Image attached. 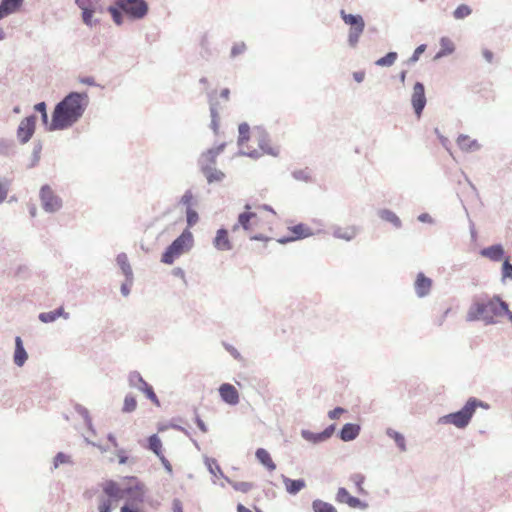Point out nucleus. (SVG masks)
Listing matches in <instances>:
<instances>
[{
  "instance_id": "f257e3e1",
  "label": "nucleus",
  "mask_w": 512,
  "mask_h": 512,
  "mask_svg": "<svg viewBox=\"0 0 512 512\" xmlns=\"http://www.w3.org/2000/svg\"><path fill=\"white\" fill-rule=\"evenodd\" d=\"M88 105L87 92L72 91L68 93L55 105L48 131L65 130L72 127L82 118Z\"/></svg>"
},
{
  "instance_id": "f03ea898",
  "label": "nucleus",
  "mask_w": 512,
  "mask_h": 512,
  "mask_svg": "<svg viewBox=\"0 0 512 512\" xmlns=\"http://www.w3.org/2000/svg\"><path fill=\"white\" fill-rule=\"evenodd\" d=\"M506 316L512 320V311L508 303L502 300L499 295L489 296L483 294L475 296L467 312L466 320H493L494 317Z\"/></svg>"
},
{
  "instance_id": "7ed1b4c3",
  "label": "nucleus",
  "mask_w": 512,
  "mask_h": 512,
  "mask_svg": "<svg viewBox=\"0 0 512 512\" xmlns=\"http://www.w3.org/2000/svg\"><path fill=\"white\" fill-rule=\"evenodd\" d=\"M107 12L114 24L121 26L125 18L132 22L144 19L148 15L149 5L146 0H115L107 7Z\"/></svg>"
},
{
  "instance_id": "20e7f679",
  "label": "nucleus",
  "mask_w": 512,
  "mask_h": 512,
  "mask_svg": "<svg viewBox=\"0 0 512 512\" xmlns=\"http://www.w3.org/2000/svg\"><path fill=\"white\" fill-rule=\"evenodd\" d=\"M477 408L488 410L490 405L476 397H470L460 410L440 417L438 423L452 424L459 429L466 428L470 424Z\"/></svg>"
},
{
  "instance_id": "39448f33",
  "label": "nucleus",
  "mask_w": 512,
  "mask_h": 512,
  "mask_svg": "<svg viewBox=\"0 0 512 512\" xmlns=\"http://www.w3.org/2000/svg\"><path fill=\"white\" fill-rule=\"evenodd\" d=\"M194 246V237L189 229H184L182 233L172 241L161 256V262L171 265L175 259L182 254L189 252Z\"/></svg>"
},
{
  "instance_id": "423d86ee",
  "label": "nucleus",
  "mask_w": 512,
  "mask_h": 512,
  "mask_svg": "<svg viewBox=\"0 0 512 512\" xmlns=\"http://www.w3.org/2000/svg\"><path fill=\"white\" fill-rule=\"evenodd\" d=\"M39 197L42 208L47 213H55L62 208V199L54 193L48 184L40 188Z\"/></svg>"
},
{
  "instance_id": "0eeeda50",
  "label": "nucleus",
  "mask_w": 512,
  "mask_h": 512,
  "mask_svg": "<svg viewBox=\"0 0 512 512\" xmlns=\"http://www.w3.org/2000/svg\"><path fill=\"white\" fill-rule=\"evenodd\" d=\"M226 147V143L223 142L216 147L207 149L202 152L197 160V164L201 173L204 171L215 167L217 162V157L224 151Z\"/></svg>"
},
{
  "instance_id": "6e6552de",
  "label": "nucleus",
  "mask_w": 512,
  "mask_h": 512,
  "mask_svg": "<svg viewBox=\"0 0 512 512\" xmlns=\"http://www.w3.org/2000/svg\"><path fill=\"white\" fill-rule=\"evenodd\" d=\"M37 116L35 114H31L19 123L16 136L17 140L20 144H26L33 137L36 129Z\"/></svg>"
},
{
  "instance_id": "1a4fd4ad",
  "label": "nucleus",
  "mask_w": 512,
  "mask_h": 512,
  "mask_svg": "<svg viewBox=\"0 0 512 512\" xmlns=\"http://www.w3.org/2000/svg\"><path fill=\"white\" fill-rule=\"evenodd\" d=\"M291 235L283 236L277 240L280 244H287L290 242L302 240L311 236H314L316 233L306 224L298 223L294 226L288 227Z\"/></svg>"
},
{
  "instance_id": "9d476101",
  "label": "nucleus",
  "mask_w": 512,
  "mask_h": 512,
  "mask_svg": "<svg viewBox=\"0 0 512 512\" xmlns=\"http://www.w3.org/2000/svg\"><path fill=\"white\" fill-rule=\"evenodd\" d=\"M427 100L425 96V87L422 82H416L413 87L411 96V104L415 115L420 118L426 106Z\"/></svg>"
},
{
  "instance_id": "9b49d317",
  "label": "nucleus",
  "mask_w": 512,
  "mask_h": 512,
  "mask_svg": "<svg viewBox=\"0 0 512 512\" xmlns=\"http://www.w3.org/2000/svg\"><path fill=\"white\" fill-rule=\"evenodd\" d=\"M135 481V484L132 486H128L124 488V496L129 497V501H131L130 504H137L144 502L145 498V486L143 483L138 481L136 478H133Z\"/></svg>"
},
{
  "instance_id": "f8f14e48",
  "label": "nucleus",
  "mask_w": 512,
  "mask_h": 512,
  "mask_svg": "<svg viewBox=\"0 0 512 512\" xmlns=\"http://www.w3.org/2000/svg\"><path fill=\"white\" fill-rule=\"evenodd\" d=\"M432 280L424 273L419 272L414 282V290L419 298L428 296L431 292Z\"/></svg>"
},
{
  "instance_id": "ddd939ff",
  "label": "nucleus",
  "mask_w": 512,
  "mask_h": 512,
  "mask_svg": "<svg viewBox=\"0 0 512 512\" xmlns=\"http://www.w3.org/2000/svg\"><path fill=\"white\" fill-rule=\"evenodd\" d=\"M219 394L221 399L229 405L234 406L239 403V393L232 384H221L219 387Z\"/></svg>"
},
{
  "instance_id": "4468645a",
  "label": "nucleus",
  "mask_w": 512,
  "mask_h": 512,
  "mask_svg": "<svg viewBox=\"0 0 512 512\" xmlns=\"http://www.w3.org/2000/svg\"><path fill=\"white\" fill-rule=\"evenodd\" d=\"M213 246L218 251H229L232 249L233 246L227 229L220 228L217 230L216 236L213 239Z\"/></svg>"
},
{
  "instance_id": "2eb2a0df",
  "label": "nucleus",
  "mask_w": 512,
  "mask_h": 512,
  "mask_svg": "<svg viewBox=\"0 0 512 512\" xmlns=\"http://www.w3.org/2000/svg\"><path fill=\"white\" fill-rule=\"evenodd\" d=\"M361 431V427L356 423H346L338 432V437L344 441L349 442L356 439Z\"/></svg>"
},
{
  "instance_id": "dca6fc26",
  "label": "nucleus",
  "mask_w": 512,
  "mask_h": 512,
  "mask_svg": "<svg viewBox=\"0 0 512 512\" xmlns=\"http://www.w3.org/2000/svg\"><path fill=\"white\" fill-rule=\"evenodd\" d=\"M246 211L240 213L238 215L237 223L233 225L232 230L236 231L239 227H242L245 231H248L251 229V219L256 218L257 214L255 212H250L251 206L249 204H246L244 206Z\"/></svg>"
},
{
  "instance_id": "f3484780",
  "label": "nucleus",
  "mask_w": 512,
  "mask_h": 512,
  "mask_svg": "<svg viewBox=\"0 0 512 512\" xmlns=\"http://www.w3.org/2000/svg\"><path fill=\"white\" fill-rule=\"evenodd\" d=\"M28 359V353L24 347L20 336L15 337V349L13 353V362L16 366L22 367Z\"/></svg>"
},
{
  "instance_id": "a211bd4d",
  "label": "nucleus",
  "mask_w": 512,
  "mask_h": 512,
  "mask_svg": "<svg viewBox=\"0 0 512 512\" xmlns=\"http://www.w3.org/2000/svg\"><path fill=\"white\" fill-rule=\"evenodd\" d=\"M281 479L283 481V484L285 485L287 493L290 495H296L306 487V481L302 478L291 479L282 474Z\"/></svg>"
},
{
  "instance_id": "6ab92c4d",
  "label": "nucleus",
  "mask_w": 512,
  "mask_h": 512,
  "mask_svg": "<svg viewBox=\"0 0 512 512\" xmlns=\"http://www.w3.org/2000/svg\"><path fill=\"white\" fill-rule=\"evenodd\" d=\"M103 492L108 496V499L120 500L124 497V489H121L117 482L114 480H107L103 484Z\"/></svg>"
},
{
  "instance_id": "aec40b11",
  "label": "nucleus",
  "mask_w": 512,
  "mask_h": 512,
  "mask_svg": "<svg viewBox=\"0 0 512 512\" xmlns=\"http://www.w3.org/2000/svg\"><path fill=\"white\" fill-rule=\"evenodd\" d=\"M269 142H270V139H269L268 133L264 129H261L259 131V136H258V146H259V148L264 153H266L268 155L277 156L279 154L278 148L271 147Z\"/></svg>"
},
{
  "instance_id": "412c9836",
  "label": "nucleus",
  "mask_w": 512,
  "mask_h": 512,
  "mask_svg": "<svg viewBox=\"0 0 512 512\" xmlns=\"http://www.w3.org/2000/svg\"><path fill=\"white\" fill-rule=\"evenodd\" d=\"M24 0H1L0 14L5 18L16 13L23 5Z\"/></svg>"
},
{
  "instance_id": "4be33fe9",
  "label": "nucleus",
  "mask_w": 512,
  "mask_h": 512,
  "mask_svg": "<svg viewBox=\"0 0 512 512\" xmlns=\"http://www.w3.org/2000/svg\"><path fill=\"white\" fill-rule=\"evenodd\" d=\"M504 253V248L501 244H494L486 248H483L480 251V254L483 257H487L492 261H500L503 258Z\"/></svg>"
},
{
  "instance_id": "5701e85b",
  "label": "nucleus",
  "mask_w": 512,
  "mask_h": 512,
  "mask_svg": "<svg viewBox=\"0 0 512 512\" xmlns=\"http://www.w3.org/2000/svg\"><path fill=\"white\" fill-rule=\"evenodd\" d=\"M117 264L121 268L127 282L133 284V271L128 261V257L125 253H120L116 258Z\"/></svg>"
},
{
  "instance_id": "b1692460",
  "label": "nucleus",
  "mask_w": 512,
  "mask_h": 512,
  "mask_svg": "<svg viewBox=\"0 0 512 512\" xmlns=\"http://www.w3.org/2000/svg\"><path fill=\"white\" fill-rule=\"evenodd\" d=\"M256 459L269 471L276 469V464L273 462L269 452L264 448H258L255 452Z\"/></svg>"
},
{
  "instance_id": "393cba45",
  "label": "nucleus",
  "mask_w": 512,
  "mask_h": 512,
  "mask_svg": "<svg viewBox=\"0 0 512 512\" xmlns=\"http://www.w3.org/2000/svg\"><path fill=\"white\" fill-rule=\"evenodd\" d=\"M340 16L345 24L350 25V28L365 27L364 19L359 14H348L342 9L340 11Z\"/></svg>"
},
{
  "instance_id": "a878e982",
  "label": "nucleus",
  "mask_w": 512,
  "mask_h": 512,
  "mask_svg": "<svg viewBox=\"0 0 512 512\" xmlns=\"http://www.w3.org/2000/svg\"><path fill=\"white\" fill-rule=\"evenodd\" d=\"M378 216L383 221L391 223L396 229H400L402 227V221L397 214L390 209H380L378 211Z\"/></svg>"
},
{
  "instance_id": "bb28decb",
  "label": "nucleus",
  "mask_w": 512,
  "mask_h": 512,
  "mask_svg": "<svg viewBox=\"0 0 512 512\" xmlns=\"http://www.w3.org/2000/svg\"><path fill=\"white\" fill-rule=\"evenodd\" d=\"M455 51L454 43L448 37L440 39V50L436 53L435 59H440L452 54Z\"/></svg>"
},
{
  "instance_id": "cd10ccee",
  "label": "nucleus",
  "mask_w": 512,
  "mask_h": 512,
  "mask_svg": "<svg viewBox=\"0 0 512 512\" xmlns=\"http://www.w3.org/2000/svg\"><path fill=\"white\" fill-rule=\"evenodd\" d=\"M459 147L464 151H475L480 148L477 140L471 139L467 135H460L457 139Z\"/></svg>"
},
{
  "instance_id": "c85d7f7f",
  "label": "nucleus",
  "mask_w": 512,
  "mask_h": 512,
  "mask_svg": "<svg viewBox=\"0 0 512 512\" xmlns=\"http://www.w3.org/2000/svg\"><path fill=\"white\" fill-rule=\"evenodd\" d=\"M386 435L393 439L396 446L399 448V450L401 452H405L407 450V446H406V440H405V437L402 433L392 429V428H387L386 429Z\"/></svg>"
},
{
  "instance_id": "c756f323",
  "label": "nucleus",
  "mask_w": 512,
  "mask_h": 512,
  "mask_svg": "<svg viewBox=\"0 0 512 512\" xmlns=\"http://www.w3.org/2000/svg\"><path fill=\"white\" fill-rule=\"evenodd\" d=\"M129 387L142 391L148 384L138 371H131L128 375Z\"/></svg>"
},
{
  "instance_id": "7c9ffc66",
  "label": "nucleus",
  "mask_w": 512,
  "mask_h": 512,
  "mask_svg": "<svg viewBox=\"0 0 512 512\" xmlns=\"http://www.w3.org/2000/svg\"><path fill=\"white\" fill-rule=\"evenodd\" d=\"M202 174L205 176L208 184L222 182L226 177L225 173L216 167H212L204 171Z\"/></svg>"
},
{
  "instance_id": "2f4dec72",
  "label": "nucleus",
  "mask_w": 512,
  "mask_h": 512,
  "mask_svg": "<svg viewBox=\"0 0 512 512\" xmlns=\"http://www.w3.org/2000/svg\"><path fill=\"white\" fill-rule=\"evenodd\" d=\"M204 462H205V465L208 469V471L215 477H220V478H223L225 480V477H227L220 465L218 464L217 460L214 459V458H210V457H205L204 458Z\"/></svg>"
},
{
  "instance_id": "473e14b6",
  "label": "nucleus",
  "mask_w": 512,
  "mask_h": 512,
  "mask_svg": "<svg viewBox=\"0 0 512 512\" xmlns=\"http://www.w3.org/2000/svg\"><path fill=\"white\" fill-rule=\"evenodd\" d=\"M209 104H210L211 128L215 133H217L218 127H219V123H218L219 115H218V109H217L218 102L214 101L212 93L209 94Z\"/></svg>"
},
{
  "instance_id": "72a5a7b5",
  "label": "nucleus",
  "mask_w": 512,
  "mask_h": 512,
  "mask_svg": "<svg viewBox=\"0 0 512 512\" xmlns=\"http://www.w3.org/2000/svg\"><path fill=\"white\" fill-rule=\"evenodd\" d=\"M59 317H63L64 319L69 317V314L64 311L63 307H58L49 312L40 313L38 315V320H57Z\"/></svg>"
},
{
  "instance_id": "f704fd0d",
  "label": "nucleus",
  "mask_w": 512,
  "mask_h": 512,
  "mask_svg": "<svg viewBox=\"0 0 512 512\" xmlns=\"http://www.w3.org/2000/svg\"><path fill=\"white\" fill-rule=\"evenodd\" d=\"M333 236L338 239L351 241L355 238L356 232L354 228H341L337 226L333 229Z\"/></svg>"
},
{
  "instance_id": "c9c22d12",
  "label": "nucleus",
  "mask_w": 512,
  "mask_h": 512,
  "mask_svg": "<svg viewBox=\"0 0 512 512\" xmlns=\"http://www.w3.org/2000/svg\"><path fill=\"white\" fill-rule=\"evenodd\" d=\"M75 411L83 418L84 423L89 431L95 434V429L92 423V419L90 417L89 411L86 407L81 404H76L74 407Z\"/></svg>"
},
{
  "instance_id": "e433bc0d",
  "label": "nucleus",
  "mask_w": 512,
  "mask_h": 512,
  "mask_svg": "<svg viewBox=\"0 0 512 512\" xmlns=\"http://www.w3.org/2000/svg\"><path fill=\"white\" fill-rule=\"evenodd\" d=\"M148 445L147 448L152 451L156 456H160L163 454L162 452V442L157 434H153L147 439Z\"/></svg>"
},
{
  "instance_id": "4c0bfd02",
  "label": "nucleus",
  "mask_w": 512,
  "mask_h": 512,
  "mask_svg": "<svg viewBox=\"0 0 512 512\" xmlns=\"http://www.w3.org/2000/svg\"><path fill=\"white\" fill-rule=\"evenodd\" d=\"M15 153V142L12 139L0 138V155L11 156Z\"/></svg>"
},
{
  "instance_id": "58836bf2",
  "label": "nucleus",
  "mask_w": 512,
  "mask_h": 512,
  "mask_svg": "<svg viewBox=\"0 0 512 512\" xmlns=\"http://www.w3.org/2000/svg\"><path fill=\"white\" fill-rule=\"evenodd\" d=\"M301 436L303 439H305L306 441L311 442L313 444H318V443L326 441V439L323 436L322 431L315 433V432H312L307 429H302Z\"/></svg>"
},
{
  "instance_id": "ea45409f",
  "label": "nucleus",
  "mask_w": 512,
  "mask_h": 512,
  "mask_svg": "<svg viewBox=\"0 0 512 512\" xmlns=\"http://www.w3.org/2000/svg\"><path fill=\"white\" fill-rule=\"evenodd\" d=\"M312 510L313 512H337L332 504L320 499L313 500Z\"/></svg>"
},
{
  "instance_id": "a19ab883",
  "label": "nucleus",
  "mask_w": 512,
  "mask_h": 512,
  "mask_svg": "<svg viewBox=\"0 0 512 512\" xmlns=\"http://www.w3.org/2000/svg\"><path fill=\"white\" fill-rule=\"evenodd\" d=\"M225 481L230 484L234 490L242 492V493H248L253 487L254 484L251 482H236L231 480L229 477H225Z\"/></svg>"
},
{
  "instance_id": "79ce46f5",
  "label": "nucleus",
  "mask_w": 512,
  "mask_h": 512,
  "mask_svg": "<svg viewBox=\"0 0 512 512\" xmlns=\"http://www.w3.org/2000/svg\"><path fill=\"white\" fill-rule=\"evenodd\" d=\"M94 9H90V8H86L83 10H81V18H82V21L83 23L88 26V27H93V26H96L97 24H99V20L98 19H94L93 18V15H94Z\"/></svg>"
},
{
  "instance_id": "37998d69",
  "label": "nucleus",
  "mask_w": 512,
  "mask_h": 512,
  "mask_svg": "<svg viewBox=\"0 0 512 512\" xmlns=\"http://www.w3.org/2000/svg\"><path fill=\"white\" fill-rule=\"evenodd\" d=\"M42 148H43V146H42L41 141L34 142L32 154H31V160L28 165L29 169L34 168L35 166L38 165V163L40 161V157H41Z\"/></svg>"
},
{
  "instance_id": "c03bdc74",
  "label": "nucleus",
  "mask_w": 512,
  "mask_h": 512,
  "mask_svg": "<svg viewBox=\"0 0 512 512\" xmlns=\"http://www.w3.org/2000/svg\"><path fill=\"white\" fill-rule=\"evenodd\" d=\"M397 57V52L390 51L385 56L376 60L375 64L380 67H390L395 63Z\"/></svg>"
},
{
  "instance_id": "a18cd8bd",
  "label": "nucleus",
  "mask_w": 512,
  "mask_h": 512,
  "mask_svg": "<svg viewBox=\"0 0 512 512\" xmlns=\"http://www.w3.org/2000/svg\"><path fill=\"white\" fill-rule=\"evenodd\" d=\"M137 408V400L133 394H127L124 398L121 411L123 413H132Z\"/></svg>"
},
{
  "instance_id": "49530a36",
  "label": "nucleus",
  "mask_w": 512,
  "mask_h": 512,
  "mask_svg": "<svg viewBox=\"0 0 512 512\" xmlns=\"http://www.w3.org/2000/svg\"><path fill=\"white\" fill-rule=\"evenodd\" d=\"M364 28L365 27L350 28L348 34V43L351 47H356L357 43L359 42V38L364 31Z\"/></svg>"
},
{
  "instance_id": "de8ad7c7",
  "label": "nucleus",
  "mask_w": 512,
  "mask_h": 512,
  "mask_svg": "<svg viewBox=\"0 0 512 512\" xmlns=\"http://www.w3.org/2000/svg\"><path fill=\"white\" fill-rule=\"evenodd\" d=\"M199 221V214L198 212L193 209L192 207H188L186 209V222H187V228L189 229L193 227L197 222Z\"/></svg>"
},
{
  "instance_id": "09e8293b",
  "label": "nucleus",
  "mask_w": 512,
  "mask_h": 512,
  "mask_svg": "<svg viewBox=\"0 0 512 512\" xmlns=\"http://www.w3.org/2000/svg\"><path fill=\"white\" fill-rule=\"evenodd\" d=\"M292 176L297 181H303L306 183L312 181V177L308 168L295 170L292 172Z\"/></svg>"
},
{
  "instance_id": "8fccbe9b",
  "label": "nucleus",
  "mask_w": 512,
  "mask_h": 512,
  "mask_svg": "<svg viewBox=\"0 0 512 512\" xmlns=\"http://www.w3.org/2000/svg\"><path fill=\"white\" fill-rule=\"evenodd\" d=\"M238 144H243L249 140L250 127L246 122H243L238 127Z\"/></svg>"
},
{
  "instance_id": "3c124183",
  "label": "nucleus",
  "mask_w": 512,
  "mask_h": 512,
  "mask_svg": "<svg viewBox=\"0 0 512 512\" xmlns=\"http://www.w3.org/2000/svg\"><path fill=\"white\" fill-rule=\"evenodd\" d=\"M11 181L6 177L0 178V204L3 203L8 195Z\"/></svg>"
},
{
  "instance_id": "603ef678",
  "label": "nucleus",
  "mask_w": 512,
  "mask_h": 512,
  "mask_svg": "<svg viewBox=\"0 0 512 512\" xmlns=\"http://www.w3.org/2000/svg\"><path fill=\"white\" fill-rule=\"evenodd\" d=\"M471 13H472V9L468 5L461 4L454 10L453 16L455 19H464L465 17L469 16Z\"/></svg>"
},
{
  "instance_id": "864d4df0",
  "label": "nucleus",
  "mask_w": 512,
  "mask_h": 512,
  "mask_svg": "<svg viewBox=\"0 0 512 512\" xmlns=\"http://www.w3.org/2000/svg\"><path fill=\"white\" fill-rule=\"evenodd\" d=\"M145 396L153 403L155 404L156 406H160V401L156 395V393L154 392V389L153 387L150 385V384H147L143 389L142 391Z\"/></svg>"
},
{
  "instance_id": "5fc2aeb1",
  "label": "nucleus",
  "mask_w": 512,
  "mask_h": 512,
  "mask_svg": "<svg viewBox=\"0 0 512 512\" xmlns=\"http://www.w3.org/2000/svg\"><path fill=\"white\" fill-rule=\"evenodd\" d=\"M193 193L190 189L186 190L182 197L179 199L178 204L183 205L188 209V207H192L193 205Z\"/></svg>"
},
{
  "instance_id": "6e6d98bb",
  "label": "nucleus",
  "mask_w": 512,
  "mask_h": 512,
  "mask_svg": "<svg viewBox=\"0 0 512 512\" xmlns=\"http://www.w3.org/2000/svg\"><path fill=\"white\" fill-rule=\"evenodd\" d=\"M347 505L351 508H359L362 510H365L368 508V504L366 502L362 501L361 499H359L355 496H351L350 498H348Z\"/></svg>"
},
{
  "instance_id": "4d7b16f0",
  "label": "nucleus",
  "mask_w": 512,
  "mask_h": 512,
  "mask_svg": "<svg viewBox=\"0 0 512 512\" xmlns=\"http://www.w3.org/2000/svg\"><path fill=\"white\" fill-rule=\"evenodd\" d=\"M350 480L356 485L359 493H365L362 485L365 481V476L361 473L352 474Z\"/></svg>"
},
{
  "instance_id": "13d9d810",
  "label": "nucleus",
  "mask_w": 512,
  "mask_h": 512,
  "mask_svg": "<svg viewBox=\"0 0 512 512\" xmlns=\"http://www.w3.org/2000/svg\"><path fill=\"white\" fill-rule=\"evenodd\" d=\"M70 457L63 452H58L53 461L54 469L58 468L61 464L69 463Z\"/></svg>"
},
{
  "instance_id": "bf43d9fd",
  "label": "nucleus",
  "mask_w": 512,
  "mask_h": 512,
  "mask_svg": "<svg viewBox=\"0 0 512 512\" xmlns=\"http://www.w3.org/2000/svg\"><path fill=\"white\" fill-rule=\"evenodd\" d=\"M426 50V45L425 44H421L419 45L413 52V54L411 55V57L408 59V63L409 64H414L416 63L419 58H420V55L422 53H424V51Z\"/></svg>"
},
{
  "instance_id": "052dcab7",
  "label": "nucleus",
  "mask_w": 512,
  "mask_h": 512,
  "mask_svg": "<svg viewBox=\"0 0 512 512\" xmlns=\"http://www.w3.org/2000/svg\"><path fill=\"white\" fill-rule=\"evenodd\" d=\"M75 4L80 10H83V8L94 9L95 5L98 4V0H75Z\"/></svg>"
},
{
  "instance_id": "680f3d73",
  "label": "nucleus",
  "mask_w": 512,
  "mask_h": 512,
  "mask_svg": "<svg viewBox=\"0 0 512 512\" xmlns=\"http://www.w3.org/2000/svg\"><path fill=\"white\" fill-rule=\"evenodd\" d=\"M352 495L349 494L346 488L340 487L336 494V500L340 503H348V498H350Z\"/></svg>"
},
{
  "instance_id": "e2e57ef3",
  "label": "nucleus",
  "mask_w": 512,
  "mask_h": 512,
  "mask_svg": "<svg viewBox=\"0 0 512 512\" xmlns=\"http://www.w3.org/2000/svg\"><path fill=\"white\" fill-rule=\"evenodd\" d=\"M502 278L512 280V263L506 259L502 264Z\"/></svg>"
},
{
  "instance_id": "0e129e2a",
  "label": "nucleus",
  "mask_w": 512,
  "mask_h": 512,
  "mask_svg": "<svg viewBox=\"0 0 512 512\" xmlns=\"http://www.w3.org/2000/svg\"><path fill=\"white\" fill-rule=\"evenodd\" d=\"M246 50V45L244 42L236 43L231 48V57H236Z\"/></svg>"
},
{
  "instance_id": "69168bd1",
  "label": "nucleus",
  "mask_w": 512,
  "mask_h": 512,
  "mask_svg": "<svg viewBox=\"0 0 512 512\" xmlns=\"http://www.w3.org/2000/svg\"><path fill=\"white\" fill-rule=\"evenodd\" d=\"M99 512H111L112 511V503L110 499H101L100 504L98 506Z\"/></svg>"
},
{
  "instance_id": "338daca9",
  "label": "nucleus",
  "mask_w": 512,
  "mask_h": 512,
  "mask_svg": "<svg viewBox=\"0 0 512 512\" xmlns=\"http://www.w3.org/2000/svg\"><path fill=\"white\" fill-rule=\"evenodd\" d=\"M346 410L342 407H335L334 409L328 412V417L332 420L339 418L340 415L345 413Z\"/></svg>"
},
{
  "instance_id": "774afa93",
  "label": "nucleus",
  "mask_w": 512,
  "mask_h": 512,
  "mask_svg": "<svg viewBox=\"0 0 512 512\" xmlns=\"http://www.w3.org/2000/svg\"><path fill=\"white\" fill-rule=\"evenodd\" d=\"M120 512H142L138 507H136L133 504L125 503L122 507Z\"/></svg>"
}]
</instances>
